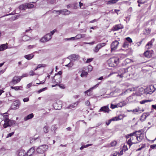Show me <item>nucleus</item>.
Listing matches in <instances>:
<instances>
[{
    "instance_id": "nucleus-54",
    "label": "nucleus",
    "mask_w": 156,
    "mask_h": 156,
    "mask_svg": "<svg viewBox=\"0 0 156 156\" xmlns=\"http://www.w3.org/2000/svg\"><path fill=\"white\" fill-rule=\"evenodd\" d=\"M145 147V144H142L141 147L137 149V151H140V150H141L142 149L144 148Z\"/></svg>"
},
{
    "instance_id": "nucleus-50",
    "label": "nucleus",
    "mask_w": 156,
    "mask_h": 156,
    "mask_svg": "<svg viewBox=\"0 0 156 156\" xmlns=\"http://www.w3.org/2000/svg\"><path fill=\"white\" fill-rule=\"evenodd\" d=\"M58 86L60 88H61L62 89H64L65 88V85L62 84H58Z\"/></svg>"
},
{
    "instance_id": "nucleus-34",
    "label": "nucleus",
    "mask_w": 156,
    "mask_h": 156,
    "mask_svg": "<svg viewBox=\"0 0 156 156\" xmlns=\"http://www.w3.org/2000/svg\"><path fill=\"white\" fill-rule=\"evenodd\" d=\"M151 100H144L140 102V103L141 104H144L146 103H147L148 102H150L151 101Z\"/></svg>"
},
{
    "instance_id": "nucleus-3",
    "label": "nucleus",
    "mask_w": 156,
    "mask_h": 156,
    "mask_svg": "<svg viewBox=\"0 0 156 156\" xmlns=\"http://www.w3.org/2000/svg\"><path fill=\"white\" fill-rule=\"evenodd\" d=\"M5 123L4 124L3 127L6 128L8 126H10L15 124L14 121L10 120L8 118H6L4 119Z\"/></svg>"
},
{
    "instance_id": "nucleus-39",
    "label": "nucleus",
    "mask_w": 156,
    "mask_h": 156,
    "mask_svg": "<svg viewBox=\"0 0 156 156\" xmlns=\"http://www.w3.org/2000/svg\"><path fill=\"white\" fill-rule=\"evenodd\" d=\"M65 40H68V41H71V40H76V37L75 36L74 37H70L69 38H66V39H65Z\"/></svg>"
},
{
    "instance_id": "nucleus-56",
    "label": "nucleus",
    "mask_w": 156,
    "mask_h": 156,
    "mask_svg": "<svg viewBox=\"0 0 156 156\" xmlns=\"http://www.w3.org/2000/svg\"><path fill=\"white\" fill-rule=\"evenodd\" d=\"M76 40L79 39L81 38V34H78L76 35Z\"/></svg>"
},
{
    "instance_id": "nucleus-15",
    "label": "nucleus",
    "mask_w": 156,
    "mask_h": 156,
    "mask_svg": "<svg viewBox=\"0 0 156 156\" xmlns=\"http://www.w3.org/2000/svg\"><path fill=\"white\" fill-rule=\"evenodd\" d=\"M79 56L78 55L74 54L69 55L68 58L71 60L75 61L79 59Z\"/></svg>"
},
{
    "instance_id": "nucleus-1",
    "label": "nucleus",
    "mask_w": 156,
    "mask_h": 156,
    "mask_svg": "<svg viewBox=\"0 0 156 156\" xmlns=\"http://www.w3.org/2000/svg\"><path fill=\"white\" fill-rule=\"evenodd\" d=\"M110 66H116L119 62V58L118 57H113L110 58L108 61Z\"/></svg>"
},
{
    "instance_id": "nucleus-6",
    "label": "nucleus",
    "mask_w": 156,
    "mask_h": 156,
    "mask_svg": "<svg viewBox=\"0 0 156 156\" xmlns=\"http://www.w3.org/2000/svg\"><path fill=\"white\" fill-rule=\"evenodd\" d=\"M145 89L146 94H151L155 90V89L154 88L153 85H151L149 87L146 88Z\"/></svg>"
},
{
    "instance_id": "nucleus-24",
    "label": "nucleus",
    "mask_w": 156,
    "mask_h": 156,
    "mask_svg": "<svg viewBox=\"0 0 156 156\" xmlns=\"http://www.w3.org/2000/svg\"><path fill=\"white\" fill-rule=\"evenodd\" d=\"M126 101H124L121 102L117 104L118 105V107H122V106L125 105L126 104Z\"/></svg>"
},
{
    "instance_id": "nucleus-19",
    "label": "nucleus",
    "mask_w": 156,
    "mask_h": 156,
    "mask_svg": "<svg viewBox=\"0 0 156 156\" xmlns=\"http://www.w3.org/2000/svg\"><path fill=\"white\" fill-rule=\"evenodd\" d=\"M149 115V113H143L140 117V120L142 121H144L146 119V117L147 116H148Z\"/></svg>"
},
{
    "instance_id": "nucleus-5",
    "label": "nucleus",
    "mask_w": 156,
    "mask_h": 156,
    "mask_svg": "<svg viewBox=\"0 0 156 156\" xmlns=\"http://www.w3.org/2000/svg\"><path fill=\"white\" fill-rule=\"evenodd\" d=\"M119 43L117 40L113 41L111 45V52L115 51L117 49Z\"/></svg>"
},
{
    "instance_id": "nucleus-17",
    "label": "nucleus",
    "mask_w": 156,
    "mask_h": 156,
    "mask_svg": "<svg viewBox=\"0 0 156 156\" xmlns=\"http://www.w3.org/2000/svg\"><path fill=\"white\" fill-rule=\"evenodd\" d=\"M151 51L148 50L146 51L144 53L145 56L148 58H150L151 57Z\"/></svg>"
},
{
    "instance_id": "nucleus-11",
    "label": "nucleus",
    "mask_w": 156,
    "mask_h": 156,
    "mask_svg": "<svg viewBox=\"0 0 156 156\" xmlns=\"http://www.w3.org/2000/svg\"><path fill=\"white\" fill-rule=\"evenodd\" d=\"M99 83H97L94 86L91 87V88H90L89 90L84 92V93L86 94H87L88 95H91L92 94L91 92V90H93L95 88L97 87L98 86V85H99Z\"/></svg>"
},
{
    "instance_id": "nucleus-63",
    "label": "nucleus",
    "mask_w": 156,
    "mask_h": 156,
    "mask_svg": "<svg viewBox=\"0 0 156 156\" xmlns=\"http://www.w3.org/2000/svg\"><path fill=\"white\" fill-rule=\"evenodd\" d=\"M56 31V30L55 29V30H53L51 31L50 32V34L51 35V37H52V35H53L54 34V33H55V32Z\"/></svg>"
},
{
    "instance_id": "nucleus-25",
    "label": "nucleus",
    "mask_w": 156,
    "mask_h": 156,
    "mask_svg": "<svg viewBox=\"0 0 156 156\" xmlns=\"http://www.w3.org/2000/svg\"><path fill=\"white\" fill-rule=\"evenodd\" d=\"M62 74V72L61 71H59L57 73L59 75L58 80V82H57V83H60L61 82L62 78L61 75Z\"/></svg>"
},
{
    "instance_id": "nucleus-27",
    "label": "nucleus",
    "mask_w": 156,
    "mask_h": 156,
    "mask_svg": "<svg viewBox=\"0 0 156 156\" xmlns=\"http://www.w3.org/2000/svg\"><path fill=\"white\" fill-rule=\"evenodd\" d=\"M139 136L137 134V140L140 142L143 139V134L141 133L140 135L139 134Z\"/></svg>"
},
{
    "instance_id": "nucleus-16",
    "label": "nucleus",
    "mask_w": 156,
    "mask_h": 156,
    "mask_svg": "<svg viewBox=\"0 0 156 156\" xmlns=\"http://www.w3.org/2000/svg\"><path fill=\"white\" fill-rule=\"evenodd\" d=\"M20 103L18 101H16L14 102L12 105V109H17L19 108Z\"/></svg>"
},
{
    "instance_id": "nucleus-59",
    "label": "nucleus",
    "mask_w": 156,
    "mask_h": 156,
    "mask_svg": "<svg viewBox=\"0 0 156 156\" xmlns=\"http://www.w3.org/2000/svg\"><path fill=\"white\" fill-rule=\"evenodd\" d=\"M14 132H13L9 133L7 136V137H11L14 134Z\"/></svg>"
},
{
    "instance_id": "nucleus-12",
    "label": "nucleus",
    "mask_w": 156,
    "mask_h": 156,
    "mask_svg": "<svg viewBox=\"0 0 156 156\" xmlns=\"http://www.w3.org/2000/svg\"><path fill=\"white\" fill-rule=\"evenodd\" d=\"M35 147H32L27 152L26 155L27 156H32L34 153L35 152Z\"/></svg>"
},
{
    "instance_id": "nucleus-14",
    "label": "nucleus",
    "mask_w": 156,
    "mask_h": 156,
    "mask_svg": "<svg viewBox=\"0 0 156 156\" xmlns=\"http://www.w3.org/2000/svg\"><path fill=\"white\" fill-rule=\"evenodd\" d=\"M54 106L55 109H60L62 108V102L59 101L58 103L57 102L54 104Z\"/></svg>"
},
{
    "instance_id": "nucleus-36",
    "label": "nucleus",
    "mask_w": 156,
    "mask_h": 156,
    "mask_svg": "<svg viewBox=\"0 0 156 156\" xmlns=\"http://www.w3.org/2000/svg\"><path fill=\"white\" fill-rule=\"evenodd\" d=\"M117 142L116 141L114 140L111 142L110 144V147H114L116 145Z\"/></svg>"
},
{
    "instance_id": "nucleus-46",
    "label": "nucleus",
    "mask_w": 156,
    "mask_h": 156,
    "mask_svg": "<svg viewBox=\"0 0 156 156\" xmlns=\"http://www.w3.org/2000/svg\"><path fill=\"white\" fill-rule=\"evenodd\" d=\"M44 131L45 133H47L48 132V128L47 126H45L44 128Z\"/></svg>"
},
{
    "instance_id": "nucleus-47",
    "label": "nucleus",
    "mask_w": 156,
    "mask_h": 156,
    "mask_svg": "<svg viewBox=\"0 0 156 156\" xmlns=\"http://www.w3.org/2000/svg\"><path fill=\"white\" fill-rule=\"evenodd\" d=\"M136 131H135V132H133V133H130L129 134V135H128L127 136H126V138H129V136H133V135H134V134H135V133H136Z\"/></svg>"
},
{
    "instance_id": "nucleus-41",
    "label": "nucleus",
    "mask_w": 156,
    "mask_h": 156,
    "mask_svg": "<svg viewBox=\"0 0 156 156\" xmlns=\"http://www.w3.org/2000/svg\"><path fill=\"white\" fill-rule=\"evenodd\" d=\"M47 87H44V88H43L42 89H40V90H39L38 91V93H41V92H42V91H43L45 90H47Z\"/></svg>"
},
{
    "instance_id": "nucleus-45",
    "label": "nucleus",
    "mask_w": 156,
    "mask_h": 156,
    "mask_svg": "<svg viewBox=\"0 0 156 156\" xmlns=\"http://www.w3.org/2000/svg\"><path fill=\"white\" fill-rule=\"evenodd\" d=\"M73 65V63L71 62H70L67 65H65V66H67L68 67H71Z\"/></svg>"
},
{
    "instance_id": "nucleus-4",
    "label": "nucleus",
    "mask_w": 156,
    "mask_h": 156,
    "mask_svg": "<svg viewBox=\"0 0 156 156\" xmlns=\"http://www.w3.org/2000/svg\"><path fill=\"white\" fill-rule=\"evenodd\" d=\"M51 38V35L50 34H48L43 37L40 40V41L42 43L47 42Z\"/></svg>"
},
{
    "instance_id": "nucleus-33",
    "label": "nucleus",
    "mask_w": 156,
    "mask_h": 156,
    "mask_svg": "<svg viewBox=\"0 0 156 156\" xmlns=\"http://www.w3.org/2000/svg\"><path fill=\"white\" fill-rule=\"evenodd\" d=\"M26 6L27 7V9H31L33 8L34 6V5L31 3L26 4Z\"/></svg>"
},
{
    "instance_id": "nucleus-51",
    "label": "nucleus",
    "mask_w": 156,
    "mask_h": 156,
    "mask_svg": "<svg viewBox=\"0 0 156 156\" xmlns=\"http://www.w3.org/2000/svg\"><path fill=\"white\" fill-rule=\"evenodd\" d=\"M93 69L92 67L90 66L89 65L87 66V69L88 71H91Z\"/></svg>"
},
{
    "instance_id": "nucleus-40",
    "label": "nucleus",
    "mask_w": 156,
    "mask_h": 156,
    "mask_svg": "<svg viewBox=\"0 0 156 156\" xmlns=\"http://www.w3.org/2000/svg\"><path fill=\"white\" fill-rule=\"evenodd\" d=\"M46 66V65L45 64H40L37 65V67L38 69L40 68L41 67H44Z\"/></svg>"
},
{
    "instance_id": "nucleus-62",
    "label": "nucleus",
    "mask_w": 156,
    "mask_h": 156,
    "mask_svg": "<svg viewBox=\"0 0 156 156\" xmlns=\"http://www.w3.org/2000/svg\"><path fill=\"white\" fill-rule=\"evenodd\" d=\"M36 47V45H29L28 46V48H35Z\"/></svg>"
},
{
    "instance_id": "nucleus-26",
    "label": "nucleus",
    "mask_w": 156,
    "mask_h": 156,
    "mask_svg": "<svg viewBox=\"0 0 156 156\" xmlns=\"http://www.w3.org/2000/svg\"><path fill=\"white\" fill-rule=\"evenodd\" d=\"M152 46V43L151 42H149L145 46V48L146 49H149Z\"/></svg>"
},
{
    "instance_id": "nucleus-35",
    "label": "nucleus",
    "mask_w": 156,
    "mask_h": 156,
    "mask_svg": "<svg viewBox=\"0 0 156 156\" xmlns=\"http://www.w3.org/2000/svg\"><path fill=\"white\" fill-rule=\"evenodd\" d=\"M129 46L128 43L127 41H125L122 45V47L123 48H128Z\"/></svg>"
},
{
    "instance_id": "nucleus-55",
    "label": "nucleus",
    "mask_w": 156,
    "mask_h": 156,
    "mask_svg": "<svg viewBox=\"0 0 156 156\" xmlns=\"http://www.w3.org/2000/svg\"><path fill=\"white\" fill-rule=\"evenodd\" d=\"M93 58H92L88 59L86 61V63H90L93 61Z\"/></svg>"
},
{
    "instance_id": "nucleus-30",
    "label": "nucleus",
    "mask_w": 156,
    "mask_h": 156,
    "mask_svg": "<svg viewBox=\"0 0 156 156\" xmlns=\"http://www.w3.org/2000/svg\"><path fill=\"white\" fill-rule=\"evenodd\" d=\"M19 9L21 10H25L27 9L26 4H22L19 6Z\"/></svg>"
},
{
    "instance_id": "nucleus-23",
    "label": "nucleus",
    "mask_w": 156,
    "mask_h": 156,
    "mask_svg": "<svg viewBox=\"0 0 156 156\" xmlns=\"http://www.w3.org/2000/svg\"><path fill=\"white\" fill-rule=\"evenodd\" d=\"M34 56V55L33 54H30L26 55H25L24 57L27 60H29L33 58Z\"/></svg>"
},
{
    "instance_id": "nucleus-7",
    "label": "nucleus",
    "mask_w": 156,
    "mask_h": 156,
    "mask_svg": "<svg viewBox=\"0 0 156 156\" xmlns=\"http://www.w3.org/2000/svg\"><path fill=\"white\" fill-rule=\"evenodd\" d=\"M54 12H59L58 15L62 14L63 15H68L70 12L69 11L66 9H62L59 10H54L53 11V13H54Z\"/></svg>"
},
{
    "instance_id": "nucleus-18",
    "label": "nucleus",
    "mask_w": 156,
    "mask_h": 156,
    "mask_svg": "<svg viewBox=\"0 0 156 156\" xmlns=\"http://www.w3.org/2000/svg\"><path fill=\"white\" fill-rule=\"evenodd\" d=\"M26 154V153L23 150H20L18 151V155L19 156H24Z\"/></svg>"
},
{
    "instance_id": "nucleus-60",
    "label": "nucleus",
    "mask_w": 156,
    "mask_h": 156,
    "mask_svg": "<svg viewBox=\"0 0 156 156\" xmlns=\"http://www.w3.org/2000/svg\"><path fill=\"white\" fill-rule=\"evenodd\" d=\"M120 119H119L118 117H114L112 119H111L112 121H117L118 120Z\"/></svg>"
},
{
    "instance_id": "nucleus-53",
    "label": "nucleus",
    "mask_w": 156,
    "mask_h": 156,
    "mask_svg": "<svg viewBox=\"0 0 156 156\" xmlns=\"http://www.w3.org/2000/svg\"><path fill=\"white\" fill-rule=\"evenodd\" d=\"M145 147V144H142L141 147L137 149V151H140V150H141L142 149L144 148Z\"/></svg>"
},
{
    "instance_id": "nucleus-22",
    "label": "nucleus",
    "mask_w": 156,
    "mask_h": 156,
    "mask_svg": "<svg viewBox=\"0 0 156 156\" xmlns=\"http://www.w3.org/2000/svg\"><path fill=\"white\" fill-rule=\"evenodd\" d=\"M34 114L33 113H31L28 115L27 116L24 118V119L25 121H26L28 120L32 119L34 117Z\"/></svg>"
},
{
    "instance_id": "nucleus-9",
    "label": "nucleus",
    "mask_w": 156,
    "mask_h": 156,
    "mask_svg": "<svg viewBox=\"0 0 156 156\" xmlns=\"http://www.w3.org/2000/svg\"><path fill=\"white\" fill-rule=\"evenodd\" d=\"M110 111L108 108V105H107L101 107L99 111V112H103L105 113H108Z\"/></svg>"
},
{
    "instance_id": "nucleus-29",
    "label": "nucleus",
    "mask_w": 156,
    "mask_h": 156,
    "mask_svg": "<svg viewBox=\"0 0 156 156\" xmlns=\"http://www.w3.org/2000/svg\"><path fill=\"white\" fill-rule=\"evenodd\" d=\"M119 0H111L108 2V4H112L116 3Z\"/></svg>"
},
{
    "instance_id": "nucleus-52",
    "label": "nucleus",
    "mask_w": 156,
    "mask_h": 156,
    "mask_svg": "<svg viewBox=\"0 0 156 156\" xmlns=\"http://www.w3.org/2000/svg\"><path fill=\"white\" fill-rule=\"evenodd\" d=\"M73 8L74 9H76L78 8V4L77 3H75L73 4Z\"/></svg>"
},
{
    "instance_id": "nucleus-8",
    "label": "nucleus",
    "mask_w": 156,
    "mask_h": 156,
    "mask_svg": "<svg viewBox=\"0 0 156 156\" xmlns=\"http://www.w3.org/2000/svg\"><path fill=\"white\" fill-rule=\"evenodd\" d=\"M22 78V76H14L12 79V81L11 82V83L13 84H15L17 83H19L20 81L21 78Z\"/></svg>"
},
{
    "instance_id": "nucleus-31",
    "label": "nucleus",
    "mask_w": 156,
    "mask_h": 156,
    "mask_svg": "<svg viewBox=\"0 0 156 156\" xmlns=\"http://www.w3.org/2000/svg\"><path fill=\"white\" fill-rule=\"evenodd\" d=\"M119 71L121 74H122L128 72L127 69H120Z\"/></svg>"
},
{
    "instance_id": "nucleus-20",
    "label": "nucleus",
    "mask_w": 156,
    "mask_h": 156,
    "mask_svg": "<svg viewBox=\"0 0 156 156\" xmlns=\"http://www.w3.org/2000/svg\"><path fill=\"white\" fill-rule=\"evenodd\" d=\"M78 102H75L74 103H73L70 105L67 108L69 109H72L73 108H75L78 105Z\"/></svg>"
},
{
    "instance_id": "nucleus-61",
    "label": "nucleus",
    "mask_w": 156,
    "mask_h": 156,
    "mask_svg": "<svg viewBox=\"0 0 156 156\" xmlns=\"http://www.w3.org/2000/svg\"><path fill=\"white\" fill-rule=\"evenodd\" d=\"M150 147L152 149H154L156 148V144H153L152 145H151L150 146Z\"/></svg>"
},
{
    "instance_id": "nucleus-43",
    "label": "nucleus",
    "mask_w": 156,
    "mask_h": 156,
    "mask_svg": "<svg viewBox=\"0 0 156 156\" xmlns=\"http://www.w3.org/2000/svg\"><path fill=\"white\" fill-rule=\"evenodd\" d=\"M39 140V138L38 137H37V138H33L31 140H30V142L31 143H32L34 141H35L36 140Z\"/></svg>"
},
{
    "instance_id": "nucleus-42",
    "label": "nucleus",
    "mask_w": 156,
    "mask_h": 156,
    "mask_svg": "<svg viewBox=\"0 0 156 156\" xmlns=\"http://www.w3.org/2000/svg\"><path fill=\"white\" fill-rule=\"evenodd\" d=\"M29 74L30 76H32L34 75H35L37 74L35 73L33 71L31 70L29 72Z\"/></svg>"
},
{
    "instance_id": "nucleus-57",
    "label": "nucleus",
    "mask_w": 156,
    "mask_h": 156,
    "mask_svg": "<svg viewBox=\"0 0 156 156\" xmlns=\"http://www.w3.org/2000/svg\"><path fill=\"white\" fill-rule=\"evenodd\" d=\"M85 104L87 106H90V103L88 100L87 101L85 102Z\"/></svg>"
},
{
    "instance_id": "nucleus-32",
    "label": "nucleus",
    "mask_w": 156,
    "mask_h": 156,
    "mask_svg": "<svg viewBox=\"0 0 156 156\" xmlns=\"http://www.w3.org/2000/svg\"><path fill=\"white\" fill-rule=\"evenodd\" d=\"M22 88V87L21 86H16V87H11V88L12 89H14L16 90H20V88Z\"/></svg>"
},
{
    "instance_id": "nucleus-2",
    "label": "nucleus",
    "mask_w": 156,
    "mask_h": 156,
    "mask_svg": "<svg viewBox=\"0 0 156 156\" xmlns=\"http://www.w3.org/2000/svg\"><path fill=\"white\" fill-rule=\"evenodd\" d=\"M48 148V146L46 145H41L37 148L36 151L39 154L43 153L47 150Z\"/></svg>"
},
{
    "instance_id": "nucleus-10",
    "label": "nucleus",
    "mask_w": 156,
    "mask_h": 156,
    "mask_svg": "<svg viewBox=\"0 0 156 156\" xmlns=\"http://www.w3.org/2000/svg\"><path fill=\"white\" fill-rule=\"evenodd\" d=\"M146 94L145 89L142 87L138 88L137 90V96H141L143 94Z\"/></svg>"
},
{
    "instance_id": "nucleus-49",
    "label": "nucleus",
    "mask_w": 156,
    "mask_h": 156,
    "mask_svg": "<svg viewBox=\"0 0 156 156\" xmlns=\"http://www.w3.org/2000/svg\"><path fill=\"white\" fill-rule=\"evenodd\" d=\"M117 107H118L117 104L114 105L112 104H111V108H112L114 109Z\"/></svg>"
},
{
    "instance_id": "nucleus-38",
    "label": "nucleus",
    "mask_w": 156,
    "mask_h": 156,
    "mask_svg": "<svg viewBox=\"0 0 156 156\" xmlns=\"http://www.w3.org/2000/svg\"><path fill=\"white\" fill-rule=\"evenodd\" d=\"M88 74V73L87 72L83 71V72L81 74V76L82 77L84 76H86Z\"/></svg>"
},
{
    "instance_id": "nucleus-21",
    "label": "nucleus",
    "mask_w": 156,
    "mask_h": 156,
    "mask_svg": "<svg viewBox=\"0 0 156 156\" xmlns=\"http://www.w3.org/2000/svg\"><path fill=\"white\" fill-rule=\"evenodd\" d=\"M7 44H2L0 45V51H4L7 48Z\"/></svg>"
},
{
    "instance_id": "nucleus-28",
    "label": "nucleus",
    "mask_w": 156,
    "mask_h": 156,
    "mask_svg": "<svg viewBox=\"0 0 156 156\" xmlns=\"http://www.w3.org/2000/svg\"><path fill=\"white\" fill-rule=\"evenodd\" d=\"M136 67L135 65L132 66L129 69H132L131 70V72L133 74H134L136 73Z\"/></svg>"
},
{
    "instance_id": "nucleus-44",
    "label": "nucleus",
    "mask_w": 156,
    "mask_h": 156,
    "mask_svg": "<svg viewBox=\"0 0 156 156\" xmlns=\"http://www.w3.org/2000/svg\"><path fill=\"white\" fill-rule=\"evenodd\" d=\"M126 41L127 42H128L129 43H131L132 42V40L131 38H130L129 37H127L126 38Z\"/></svg>"
},
{
    "instance_id": "nucleus-64",
    "label": "nucleus",
    "mask_w": 156,
    "mask_h": 156,
    "mask_svg": "<svg viewBox=\"0 0 156 156\" xmlns=\"http://www.w3.org/2000/svg\"><path fill=\"white\" fill-rule=\"evenodd\" d=\"M29 101V98H25L23 99V101L24 102H27L28 101Z\"/></svg>"
},
{
    "instance_id": "nucleus-13",
    "label": "nucleus",
    "mask_w": 156,
    "mask_h": 156,
    "mask_svg": "<svg viewBox=\"0 0 156 156\" xmlns=\"http://www.w3.org/2000/svg\"><path fill=\"white\" fill-rule=\"evenodd\" d=\"M123 26L121 24H119L115 25L112 28V30L115 31L118 30L119 29L123 28Z\"/></svg>"
},
{
    "instance_id": "nucleus-37",
    "label": "nucleus",
    "mask_w": 156,
    "mask_h": 156,
    "mask_svg": "<svg viewBox=\"0 0 156 156\" xmlns=\"http://www.w3.org/2000/svg\"><path fill=\"white\" fill-rule=\"evenodd\" d=\"M147 0H138L137 2L138 4L140 3L141 5H143L146 2Z\"/></svg>"
},
{
    "instance_id": "nucleus-58",
    "label": "nucleus",
    "mask_w": 156,
    "mask_h": 156,
    "mask_svg": "<svg viewBox=\"0 0 156 156\" xmlns=\"http://www.w3.org/2000/svg\"><path fill=\"white\" fill-rule=\"evenodd\" d=\"M99 49L100 48L97 45V46L95 47L94 51L95 52H97L99 51Z\"/></svg>"
},
{
    "instance_id": "nucleus-48",
    "label": "nucleus",
    "mask_w": 156,
    "mask_h": 156,
    "mask_svg": "<svg viewBox=\"0 0 156 156\" xmlns=\"http://www.w3.org/2000/svg\"><path fill=\"white\" fill-rule=\"evenodd\" d=\"M131 138L132 137H131L130 139H129L128 141H127V143L129 145V146H131L132 144L133 143L131 141Z\"/></svg>"
}]
</instances>
